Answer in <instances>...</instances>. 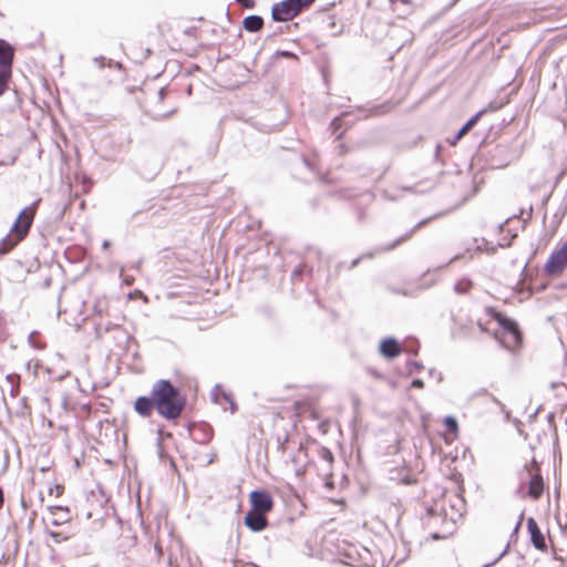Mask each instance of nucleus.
<instances>
[{
	"label": "nucleus",
	"mask_w": 567,
	"mask_h": 567,
	"mask_svg": "<svg viewBox=\"0 0 567 567\" xmlns=\"http://www.w3.org/2000/svg\"><path fill=\"white\" fill-rule=\"evenodd\" d=\"M186 406V398L168 380L156 381L148 396L141 395L134 402V411L142 417H151L153 412L166 421H176Z\"/></svg>",
	"instance_id": "obj_1"
},
{
	"label": "nucleus",
	"mask_w": 567,
	"mask_h": 567,
	"mask_svg": "<svg viewBox=\"0 0 567 567\" xmlns=\"http://www.w3.org/2000/svg\"><path fill=\"white\" fill-rule=\"evenodd\" d=\"M144 112L156 121L166 120L177 113L179 109L178 95L162 87L144 104Z\"/></svg>",
	"instance_id": "obj_2"
},
{
	"label": "nucleus",
	"mask_w": 567,
	"mask_h": 567,
	"mask_svg": "<svg viewBox=\"0 0 567 567\" xmlns=\"http://www.w3.org/2000/svg\"><path fill=\"white\" fill-rule=\"evenodd\" d=\"M487 313L502 327L501 341L504 347L509 350L518 348L522 344V333L517 323L493 308H488Z\"/></svg>",
	"instance_id": "obj_3"
},
{
	"label": "nucleus",
	"mask_w": 567,
	"mask_h": 567,
	"mask_svg": "<svg viewBox=\"0 0 567 567\" xmlns=\"http://www.w3.org/2000/svg\"><path fill=\"white\" fill-rule=\"evenodd\" d=\"M487 313L502 327L501 341L504 347L509 350L518 348L522 344V333L517 323L493 308H488Z\"/></svg>",
	"instance_id": "obj_4"
},
{
	"label": "nucleus",
	"mask_w": 567,
	"mask_h": 567,
	"mask_svg": "<svg viewBox=\"0 0 567 567\" xmlns=\"http://www.w3.org/2000/svg\"><path fill=\"white\" fill-rule=\"evenodd\" d=\"M316 0H284L272 6L271 17L275 21L287 22L307 10Z\"/></svg>",
	"instance_id": "obj_5"
},
{
	"label": "nucleus",
	"mask_w": 567,
	"mask_h": 567,
	"mask_svg": "<svg viewBox=\"0 0 567 567\" xmlns=\"http://www.w3.org/2000/svg\"><path fill=\"white\" fill-rule=\"evenodd\" d=\"M520 481L527 482V495L533 499H539L544 492V480L540 474V468L535 460L526 464L520 473Z\"/></svg>",
	"instance_id": "obj_6"
},
{
	"label": "nucleus",
	"mask_w": 567,
	"mask_h": 567,
	"mask_svg": "<svg viewBox=\"0 0 567 567\" xmlns=\"http://www.w3.org/2000/svg\"><path fill=\"white\" fill-rule=\"evenodd\" d=\"M38 202L23 208L17 217L10 229V236L14 239V244L23 240L32 226L38 209Z\"/></svg>",
	"instance_id": "obj_7"
},
{
	"label": "nucleus",
	"mask_w": 567,
	"mask_h": 567,
	"mask_svg": "<svg viewBox=\"0 0 567 567\" xmlns=\"http://www.w3.org/2000/svg\"><path fill=\"white\" fill-rule=\"evenodd\" d=\"M567 268V241L554 250L544 265L545 274L560 276Z\"/></svg>",
	"instance_id": "obj_8"
},
{
	"label": "nucleus",
	"mask_w": 567,
	"mask_h": 567,
	"mask_svg": "<svg viewBox=\"0 0 567 567\" xmlns=\"http://www.w3.org/2000/svg\"><path fill=\"white\" fill-rule=\"evenodd\" d=\"M249 502L254 512L268 514L274 508V499L267 491H252L249 495Z\"/></svg>",
	"instance_id": "obj_9"
},
{
	"label": "nucleus",
	"mask_w": 567,
	"mask_h": 567,
	"mask_svg": "<svg viewBox=\"0 0 567 567\" xmlns=\"http://www.w3.org/2000/svg\"><path fill=\"white\" fill-rule=\"evenodd\" d=\"M14 49L6 40L0 39V75L9 79L12 74Z\"/></svg>",
	"instance_id": "obj_10"
},
{
	"label": "nucleus",
	"mask_w": 567,
	"mask_h": 567,
	"mask_svg": "<svg viewBox=\"0 0 567 567\" xmlns=\"http://www.w3.org/2000/svg\"><path fill=\"white\" fill-rule=\"evenodd\" d=\"M527 529L534 547L538 550L545 551L547 549L546 540L535 518L529 517L527 519Z\"/></svg>",
	"instance_id": "obj_11"
},
{
	"label": "nucleus",
	"mask_w": 567,
	"mask_h": 567,
	"mask_svg": "<svg viewBox=\"0 0 567 567\" xmlns=\"http://www.w3.org/2000/svg\"><path fill=\"white\" fill-rule=\"evenodd\" d=\"M245 525L252 532H261L268 526L266 514L249 511L245 516Z\"/></svg>",
	"instance_id": "obj_12"
},
{
	"label": "nucleus",
	"mask_w": 567,
	"mask_h": 567,
	"mask_svg": "<svg viewBox=\"0 0 567 567\" xmlns=\"http://www.w3.org/2000/svg\"><path fill=\"white\" fill-rule=\"evenodd\" d=\"M380 352L383 357L393 359L401 354L402 348L395 339L386 338L380 343Z\"/></svg>",
	"instance_id": "obj_13"
},
{
	"label": "nucleus",
	"mask_w": 567,
	"mask_h": 567,
	"mask_svg": "<svg viewBox=\"0 0 567 567\" xmlns=\"http://www.w3.org/2000/svg\"><path fill=\"white\" fill-rule=\"evenodd\" d=\"M445 433L443 434L446 444L453 443L458 436V424L455 417L446 416L444 419Z\"/></svg>",
	"instance_id": "obj_14"
},
{
	"label": "nucleus",
	"mask_w": 567,
	"mask_h": 567,
	"mask_svg": "<svg viewBox=\"0 0 567 567\" xmlns=\"http://www.w3.org/2000/svg\"><path fill=\"white\" fill-rule=\"evenodd\" d=\"M95 495L92 494L91 497H87L85 505V516L86 518H101L102 514L105 512L104 505L102 502L95 504Z\"/></svg>",
	"instance_id": "obj_15"
},
{
	"label": "nucleus",
	"mask_w": 567,
	"mask_h": 567,
	"mask_svg": "<svg viewBox=\"0 0 567 567\" xmlns=\"http://www.w3.org/2000/svg\"><path fill=\"white\" fill-rule=\"evenodd\" d=\"M484 111H480L478 113H476L474 116H472L464 125L463 127L458 131V133L456 134L455 136V140L451 143L452 145H456V143L463 137L465 136L471 130L472 127L480 121V118L482 117Z\"/></svg>",
	"instance_id": "obj_16"
},
{
	"label": "nucleus",
	"mask_w": 567,
	"mask_h": 567,
	"mask_svg": "<svg viewBox=\"0 0 567 567\" xmlns=\"http://www.w3.org/2000/svg\"><path fill=\"white\" fill-rule=\"evenodd\" d=\"M484 111H480L478 113H476L474 116H472L464 125L463 127L458 131V133L456 134L455 136V140L451 143L452 145H456V143L463 137L465 136L471 130L472 127L480 121V118L482 117Z\"/></svg>",
	"instance_id": "obj_17"
},
{
	"label": "nucleus",
	"mask_w": 567,
	"mask_h": 567,
	"mask_svg": "<svg viewBox=\"0 0 567 567\" xmlns=\"http://www.w3.org/2000/svg\"><path fill=\"white\" fill-rule=\"evenodd\" d=\"M50 514L53 516L52 524L59 525L62 522H68L70 519L69 517V509L68 507L62 506H51L49 507Z\"/></svg>",
	"instance_id": "obj_18"
},
{
	"label": "nucleus",
	"mask_w": 567,
	"mask_h": 567,
	"mask_svg": "<svg viewBox=\"0 0 567 567\" xmlns=\"http://www.w3.org/2000/svg\"><path fill=\"white\" fill-rule=\"evenodd\" d=\"M243 25L248 32H258L264 27V20L259 16H249L244 19Z\"/></svg>",
	"instance_id": "obj_19"
},
{
	"label": "nucleus",
	"mask_w": 567,
	"mask_h": 567,
	"mask_svg": "<svg viewBox=\"0 0 567 567\" xmlns=\"http://www.w3.org/2000/svg\"><path fill=\"white\" fill-rule=\"evenodd\" d=\"M293 408H295L296 415L298 417H301L307 412H310L311 414H313V412H315V402L312 400H309V399L296 401Z\"/></svg>",
	"instance_id": "obj_20"
},
{
	"label": "nucleus",
	"mask_w": 567,
	"mask_h": 567,
	"mask_svg": "<svg viewBox=\"0 0 567 567\" xmlns=\"http://www.w3.org/2000/svg\"><path fill=\"white\" fill-rule=\"evenodd\" d=\"M318 455L323 462L327 463V475L331 476L332 475V465L334 462V456H333L332 452L326 446H320L318 449Z\"/></svg>",
	"instance_id": "obj_21"
},
{
	"label": "nucleus",
	"mask_w": 567,
	"mask_h": 567,
	"mask_svg": "<svg viewBox=\"0 0 567 567\" xmlns=\"http://www.w3.org/2000/svg\"><path fill=\"white\" fill-rule=\"evenodd\" d=\"M472 288L473 282L468 278H461L460 280H457L454 287L455 291L460 295H465L470 292Z\"/></svg>",
	"instance_id": "obj_22"
},
{
	"label": "nucleus",
	"mask_w": 567,
	"mask_h": 567,
	"mask_svg": "<svg viewBox=\"0 0 567 567\" xmlns=\"http://www.w3.org/2000/svg\"><path fill=\"white\" fill-rule=\"evenodd\" d=\"M48 493L50 496L60 497L64 493V485L62 483H53L49 489Z\"/></svg>",
	"instance_id": "obj_23"
},
{
	"label": "nucleus",
	"mask_w": 567,
	"mask_h": 567,
	"mask_svg": "<svg viewBox=\"0 0 567 567\" xmlns=\"http://www.w3.org/2000/svg\"><path fill=\"white\" fill-rule=\"evenodd\" d=\"M423 223H420L417 224L416 226H414L410 231H408L406 234H404L402 237H400L399 239L395 240L394 245H392V247H395L396 245H400L409 239L412 238V236L414 235V233L421 227Z\"/></svg>",
	"instance_id": "obj_24"
},
{
	"label": "nucleus",
	"mask_w": 567,
	"mask_h": 567,
	"mask_svg": "<svg viewBox=\"0 0 567 567\" xmlns=\"http://www.w3.org/2000/svg\"><path fill=\"white\" fill-rule=\"evenodd\" d=\"M49 535L53 538V540L55 543H61V542L68 539L66 536H63L61 533H56V532H50Z\"/></svg>",
	"instance_id": "obj_25"
},
{
	"label": "nucleus",
	"mask_w": 567,
	"mask_h": 567,
	"mask_svg": "<svg viewBox=\"0 0 567 567\" xmlns=\"http://www.w3.org/2000/svg\"><path fill=\"white\" fill-rule=\"evenodd\" d=\"M236 1L246 9H252L256 4L255 0H236Z\"/></svg>",
	"instance_id": "obj_26"
},
{
	"label": "nucleus",
	"mask_w": 567,
	"mask_h": 567,
	"mask_svg": "<svg viewBox=\"0 0 567 567\" xmlns=\"http://www.w3.org/2000/svg\"><path fill=\"white\" fill-rule=\"evenodd\" d=\"M9 79L2 78L0 75V96L6 92L8 87Z\"/></svg>",
	"instance_id": "obj_27"
},
{
	"label": "nucleus",
	"mask_w": 567,
	"mask_h": 567,
	"mask_svg": "<svg viewBox=\"0 0 567 567\" xmlns=\"http://www.w3.org/2000/svg\"><path fill=\"white\" fill-rule=\"evenodd\" d=\"M341 124H342L341 117H336L331 122V128L333 130V133H336L341 127Z\"/></svg>",
	"instance_id": "obj_28"
},
{
	"label": "nucleus",
	"mask_w": 567,
	"mask_h": 567,
	"mask_svg": "<svg viewBox=\"0 0 567 567\" xmlns=\"http://www.w3.org/2000/svg\"><path fill=\"white\" fill-rule=\"evenodd\" d=\"M349 152V147L346 143H340L338 146V154L344 156Z\"/></svg>",
	"instance_id": "obj_29"
},
{
	"label": "nucleus",
	"mask_w": 567,
	"mask_h": 567,
	"mask_svg": "<svg viewBox=\"0 0 567 567\" xmlns=\"http://www.w3.org/2000/svg\"><path fill=\"white\" fill-rule=\"evenodd\" d=\"M423 385H424V383H423V381H422V380H420V379H415V380H413V382H412V386H413V388L421 389V388H423Z\"/></svg>",
	"instance_id": "obj_30"
},
{
	"label": "nucleus",
	"mask_w": 567,
	"mask_h": 567,
	"mask_svg": "<svg viewBox=\"0 0 567 567\" xmlns=\"http://www.w3.org/2000/svg\"><path fill=\"white\" fill-rule=\"evenodd\" d=\"M303 268H305V266H303V265H299V267H297V268L293 270L292 275H293V276H300V275L302 274Z\"/></svg>",
	"instance_id": "obj_31"
},
{
	"label": "nucleus",
	"mask_w": 567,
	"mask_h": 567,
	"mask_svg": "<svg viewBox=\"0 0 567 567\" xmlns=\"http://www.w3.org/2000/svg\"><path fill=\"white\" fill-rule=\"evenodd\" d=\"M3 502H4L3 489L0 486V508L3 506Z\"/></svg>",
	"instance_id": "obj_32"
},
{
	"label": "nucleus",
	"mask_w": 567,
	"mask_h": 567,
	"mask_svg": "<svg viewBox=\"0 0 567 567\" xmlns=\"http://www.w3.org/2000/svg\"><path fill=\"white\" fill-rule=\"evenodd\" d=\"M230 410L233 413L237 410V405L233 401L230 402Z\"/></svg>",
	"instance_id": "obj_33"
},
{
	"label": "nucleus",
	"mask_w": 567,
	"mask_h": 567,
	"mask_svg": "<svg viewBox=\"0 0 567 567\" xmlns=\"http://www.w3.org/2000/svg\"><path fill=\"white\" fill-rule=\"evenodd\" d=\"M480 328H481V330H482V331H484V332H486V331H487V329L485 328V326H483V324H481V323H480Z\"/></svg>",
	"instance_id": "obj_34"
},
{
	"label": "nucleus",
	"mask_w": 567,
	"mask_h": 567,
	"mask_svg": "<svg viewBox=\"0 0 567 567\" xmlns=\"http://www.w3.org/2000/svg\"><path fill=\"white\" fill-rule=\"evenodd\" d=\"M432 538H433V539H440L441 537H440L437 534H433V535H432Z\"/></svg>",
	"instance_id": "obj_35"
},
{
	"label": "nucleus",
	"mask_w": 567,
	"mask_h": 567,
	"mask_svg": "<svg viewBox=\"0 0 567 567\" xmlns=\"http://www.w3.org/2000/svg\"><path fill=\"white\" fill-rule=\"evenodd\" d=\"M282 55L284 56H291L292 54H290L289 52H282Z\"/></svg>",
	"instance_id": "obj_36"
}]
</instances>
